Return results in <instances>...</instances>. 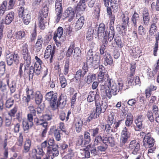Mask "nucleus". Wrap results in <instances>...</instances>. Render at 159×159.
Wrapping results in <instances>:
<instances>
[{"label": "nucleus", "mask_w": 159, "mask_h": 159, "mask_svg": "<svg viewBox=\"0 0 159 159\" xmlns=\"http://www.w3.org/2000/svg\"><path fill=\"white\" fill-rule=\"evenodd\" d=\"M99 69L98 80L101 82L104 80H107L106 84L107 86L108 89H106L105 92L107 97L110 98L111 97L112 94L113 95L116 94L118 91L117 85L115 82L109 77L107 73H106V70L104 66L102 65H99Z\"/></svg>", "instance_id": "nucleus-1"}, {"label": "nucleus", "mask_w": 159, "mask_h": 159, "mask_svg": "<svg viewBox=\"0 0 159 159\" xmlns=\"http://www.w3.org/2000/svg\"><path fill=\"white\" fill-rule=\"evenodd\" d=\"M35 59L36 61L34 65V67L31 66L30 68L29 74V79H33L34 74L38 75L42 72L41 65L43 63L42 61L37 56H35Z\"/></svg>", "instance_id": "nucleus-2"}, {"label": "nucleus", "mask_w": 159, "mask_h": 159, "mask_svg": "<svg viewBox=\"0 0 159 159\" xmlns=\"http://www.w3.org/2000/svg\"><path fill=\"white\" fill-rule=\"evenodd\" d=\"M100 57L98 54L93 51L92 49H90L87 53L86 56V65L92 66L93 63H98L99 62Z\"/></svg>", "instance_id": "nucleus-3"}, {"label": "nucleus", "mask_w": 159, "mask_h": 159, "mask_svg": "<svg viewBox=\"0 0 159 159\" xmlns=\"http://www.w3.org/2000/svg\"><path fill=\"white\" fill-rule=\"evenodd\" d=\"M21 53L24 60V70H25L30 66L31 63V58L27 44L25 43L22 46Z\"/></svg>", "instance_id": "nucleus-4"}, {"label": "nucleus", "mask_w": 159, "mask_h": 159, "mask_svg": "<svg viewBox=\"0 0 159 159\" xmlns=\"http://www.w3.org/2000/svg\"><path fill=\"white\" fill-rule=\"evenodd\" d=\"M57 96V93H54L53 91L47 93L45 95L46 100L50 102V106L53 110H55L56 107Z\"/></svg>", "instance_id": "nucleus-5"}, {"label": "nucleus", "mask_w": 159, "mask_h": 159, "mask_svg": "<svg viewBox=\"0 0 159 159\" xmlns=\"http://www.w3.org/2000/svg\"><path fill=\"white\" fill-rule=\"evenodd\" d=\"M6 57L7 64L8 66H12L14 62L16 64L19 63V57L17 54L9 53L6 55Z\"/></svg>", "instance_id": "nucleus-6"}, {"label": "nucleus", "mask_w": 159, "mask_h": 159, "mask_svg": "<svg viewBox=\"0 0 159 159\" xmlns=\"http://www.w3.org/2000/svg\"><path fill=\"white\" fill-rule=\"evenodd\" d=\"M56 16L55 21L57 23L61 18L62 13V0H56L55 5Z\"/></svg>", "instance_id": "nucleus-7"}, {"label": "nucleus", "mask_w": 159, "mask_h": 159, "mask_svg": "<svg viewBox=\"0 0 159 159\" xmlns=\"http://www.w3.org/2000/svg\"><path fill=\"white\" fill-rule=\"evenodd\" d=\"M154 143V139L149 134L145 135L143 141V145L144 147L146 148H150L153 146Z\"/></svg>", "instance_id": "nucleus-8"}, {"label": "nucleus", "mask_w": 159, "mask_h": 159, "mask_svg": "<svg viewBox=\"0 0 159 159\" xmlns=\"http://www.w3.org/2000/svg\"><path fill=\"white\" fill-rule=\"evenodd\" d=\"M55 46H53L52 49L51 45H49L45 50L44 57L46 59L50 57L49 61L50 63L52 62L53 57L55 52Z\"/></svg>", "instance_id": "nucleus-9"}, {"label": "nucleus", "mask_w": 159, "mask_h": 159, "mask_svg": "<svg viewBox=\"0 0 159 159\" xmlns=\"http://www.w3.org/2000/svg\"><path fill=\"white\" fill-rule=\"evenodd\" d=\"M26 96H24L22 98V101L25 103L23 104L24 106H28V102L30 100L31 98H34V91L32 89H29L28 87H27L26 89Z\"/></svg>", "instance_id": "nucleus-10"}, {"label": "nucleus", "mask_w": 159, "mask_h": 159, "mask_svg": "<svg viewBox=\"0 0 159 159\" xmlns=\"http://www.w3.org/2000/svg\"><path fill=\"white\" fill-rule=\"evenodd\" d=\"M128 130V128L126 127H125L122 131L120 145L121 147H122L125 143L127 142L129 138Z\"/></svg>", "instance_id": "nucleus-11"}, {"label": "nucleus", "mask_w": 159, "mask_h": 159, "mask_svg": "<svg viewBox=\"0 0 159 159\" xmlns=\"http://www.w3.org/2000/svg\"><path fill=\"white\" fill-rule=\"evenodd\" d=\"M88 71L87 66L84 63L82 69L79 70L76 72L75 78L77 81H78L80 80L81 77H84Z\"/></svg>", "instance_id": "nucleus-12"}, {"label": "nucleus", "mask_w": 159, "mask_h": 159, "mask_svg": "<svg viewBox=\"0 0 159 159\" xmlns=\"http://www.w3.org/2000/svg\"><path fill=\"white\" fill-rule=\"evenodd\" d=\"M129 148L133 150L132 153L136 154L138 153L140 149V144L137 142L136 140H133L131 141L129 146Z\"/></svg>", "instance_id": "nucleus-13"}, {"label": "nucleus", "mask_w": 159, "mask_h": 159, "mask_svg": "<svg viewBox=\"0 0 159 159\" xmlns=\"http://www.w3.org/2000/svg\"><path fill=\"white\" fill-rule=\"evenodd\" d=\"M95 106H96V112L98 113L101 112L104 113L107 108V103L101 102V103L98 100H95Z\"/></svg>", "instance_id": "nucleus-14"}, {"label": "nucleus", "mask_w": 159, "mask_h": 159, "mask_svg": "<svg viewBox=\"0 0 159 159\" xmlns=\"http://www.w3.org/2000/svg\"><path fill=\"white\" fill-rule=\"evenodd\" d=\"M57 147H58V145H57ZM47 154L51 157L52 159L54 158V157L57 156L59 154V151L57 148L51 147L48 146L47 148Z\"/></svg>", "instance_id": "nucleus-15"}, {"label": "nucleus", "mask_w": 159, "mask_h": 159, "mask_svg": "<svg viewBox=\"0 0 159 159\" xmlns=\"http://www.w3.org/2000/svg\"><path fill=\"white\" fill-rule=\"evenodd\" d=\"M110 17V29L109 30V34L110 36L109 38V40L112 39L113 36L115 35V32L114 31V28L113 26L114 21L115 20V16L113 15H111L109 16Z\"/></svg>", "instance_id": "nucleus-16"}, {"label": "nucleus", "mask_w": 159, "mask_h": 159, "mask_svg": "<svg viewBox=\"0 0 159 159\" xmlns=\"http://www.w3.org/2000/svg\"><path fill=\"white\" fill-rule=\"evenodd\" d=\"M106 54L102 56L103 57L102 59L104 61V64L105 66H107L108 65L111 66L113 64V59L112 57L109 53H106Z\"/></svg>", "instance_id": "nucleus-17"}, {"label": "nucleus", "mask_w": 159, "mask_h": 159, "mask_svg": "<svg viewBox=\"0 0 159 159\" xmlns=\"http://www.w3.org/2000/svg\"><path fill=\"white\" fill-rule=\"evenodd\" d=\"M64 14L66 17L69 18V20L70 21L71 20H70V19H72L75 17V12L72 7H69L66 10Z\"/></svg>", "instance_id": "nucleus-18"}, {"label": "nucleus", "mask_w": 159, "mask_h": 159, "mask_svg": "<svg viewBox=\"0 0 159 159\" xmlns=\"http://www.w3.org/2000/svg\"><path fill=\"white\" fill-rule=\"evenodd\" d=\"M99 98V95L98 93L96 92V94L94 93L93 92L91 91L89 93V94L87 98V101L89 102H91L96 100H97V98Z\"/></svg>", "instance_id": "nucleus-19"}, {"label": "nucleus", "mask_w": 159, "mask_h": 159, "mask_svg": "<svg viewBox=\"0 0 159 159\" xmlns=\"http://www.w3.org/2000/svg\"><path fill=\"white\" fill-rule=\"evenodd\" d=\"M33 152L35 153V159H41V157L44 154V152L42 148L38 147L37 149L33 150Z\"/></svg>", "instance_id": "nucleus-20"}, {"label": "nucleus", "mask_w": 159, "mask_h": 159, "mask_svg": "<svg viewBox=\"0 0 159 159\" xmlns=\"http://www.w3.org/2000/svg\"><path fill=\"white\" fill-rule=\"evenodd\" d=\"M14 16L15 13L13 11H11L9 12L5 18V24L6 25L10 24L13 20Z\"/></svg>", "instance_id": "nucleus-21"}, {"label": "nucleus", "mask_w": 159, "mask_h": 159, "mask_svg": "<svg viewBox=\"0 0 159 159\" xmlns=\"http://www.w3.org/2000/svg\"><path fill=\"white\" fill-rule=\"evenodd\" d=\"M143 24L146 25H148L150 20V16L147 9L144 10L143 13Z\"/></svg>", "instance_id": "nucleus-22"}, {"label": "nucleus", "mask_w": 159, "mask_h": 159, "mask_svg": "<svg viewBox=\"0 0 159 159\" xmlns=\"http://www.w3.org/2000/svg\"><path fill=\"white\" fill-rule=\"evenodd\" d=\"M110 34H109V31L108 32L107 31H106L105 32V33H104V35L103 36V40L102 42V45L105 46L107 47V46L108 45V42L107 41V40L111 42V41L113 39L114 35L113 36V37H112V39L110 40H109V38H110Z\"/></svg>", "instance_id": "nucleus-23"}, {"label": "nucleus", "mask_w": 159, "mask_h": 159, "mask_svg": "<svg viewBox=\"0 0 159 159\" xmlns=\"http://www.w3.org/2000/svg\"><path fill=\"white\" fill-rule=\"evenodd\" d=\"M135 68L134 66H132L130 68V72L129 77L128 84L130 85H134L133 76L135 74Z\"/></svg>", "instance_id": "nucleus-24"}, {"label": "nucleus", "mask_w": 159, "mask_h": 159, "mask_svg": "<svg viewBox=\"0 0 159 159\" xmlns=\"http://www.w3.org/2000/svg\"><path fill=\"white\" fill-rule=\"evenodd\" d=\"M105 25L103 23L100 24L99 25L98 30V38L100 39L104 35V33H105Z\"/></svg>", "instance_id": "nucleus-25"}, {"label": "nucleus", "mask_w": 159, "mask_h": 159, "mask_svg": "<svg viewBox=\"0 0 159 159\" xmlns=\"http://www.w3.org/2000/svg\"><path fill=\"white\" fill-rule=\"evenodd\" d=\"M63 30L61 27H59L57 29V31L54 33L53 39L56 42L57 40V39H59L63 34Z\"/></svg>", "instance_id": "nucleus-26"}, {"label": "nucleus", "mask_w": 159, "mask_h": 159, "mask_svg": "<svg viewBox=\"0 0 159 159\" xmlns=\"http://www.w3.org/2000/svg\"><path fill=\"white\" fill-rule=\"evenodd\" d=\"M34 99L37 105L40 104L43 99V96L39 91H36L34 94Z\"/></svg>", "instance_id": "nucleus-27"}, {"label": "nucleus", "mask_w": 159, "mask_h": 159, "mask_svg": "<svg viewBox=\"0 0 159 159\" xmlns=\"http://www.w3.org/2000/svg\"><path fill=\"white\" fill-rule=\"evenodd\" d=\"M66 97L63 95L61 94L59 97L57 102V106L59 105H61L62 107H64L66 103Z\"/></svg>", "instance_id": "nucleus-28"}, {"label": "nucleus", "mask_w": 159, "mask_h": 159, "mask_svg": "<svg viewBox=\"0 0 159 159\" xmlns=\"http://www.w3.org/2000/svg\"><path fill=\"white\" fill-rule=\"evenodd\" d=\"M31 140L30 139H26L24 145L23 152L26 153L29 151L31 146Z\"/></svg>", "instance_id": "nucleus-29"}, {"label": "nucleus", "mask_w": 159, "mask_h": 159, "mask_svg": "<svg viewBox=\"0 0 159 159\" xmlns=\"http://www.w3.org/2000/svg\"><path fill=\"white\" fill-rule=\"evenodd\" d=\"M38 21L39 27L42 29H44L45 24L47 23V20L44 17L38 16Z\"/></svg>", "instance_id": "nucleus-30"}, {"label": "nucleus", "mask_w": 159, "mask_h": 159, "mask_svg": "<svg viewBox=\"0 0 159 159\" xmlns=\"http://www.w3.org/2000/svg\"><path fill=\"white\" fill-rule=\"evenodd\" d=\"M84 16L80 17L76 21L75 26V28L79 30L83 26L84 24Z\"/></svg>", "instance_id": "nucleus-31"}, {"label": "nucleus", "mask_w": 159, "mask_h": 159, "mask_svg": "<svg viewBox=\"0 0 159 159\" xmlns=\"http://www.w3.org/2000/svg\"><path fill=\"white\" fill-rule=\"evenodd\" d=\"M86 6V5L85 4V2H83V3L82 2H81V1L80 0L77 6L76 9V11H77V13L76 16V18L77 19L78 17H79L77 15L78 12L84 11L85 9Z\"/></svg>", "instance_id": "nucleus-32"}, {"label": "nucleus", "mask_w": 159, "mask_h": 159, "mask_svg": "<svg viewBox=\"0 0 159 159\" xmlns=\"http://www.w3.org/2000/svg\"><path fill=\"white\" fill-rule=\"evenodd\" d=\"M59 77V80L61 87L62 88H65L67 85L66 79L62 74H60Z\"/></svg>", "instance_id": "nucleus-33"}, {"label": "nucleus", "mask_w": 159, "mask_h": 159, "mask_svg": "<svg viewBox=\"0 0 159 159\" xmlns=\"http://www.w3.org/2000/svg\"><path fill=\"white\" fill-rule=\"evenodd\" d=\"M43 43V39L40 37H38L37 41L35 44L36 52H38L42 48V45Z\"/></svg>", "instance_id": "nucleus-34"}, {"label": "nucleus", "mask_w": 159, "mask_h": 159, "mask_svg": "<svg viewBox=\"0 0 159 159\" xmlns=\"http://www.w3.org/2000/svg\"><path fill=\"white\" fill-rule=\"evenodd\" d=\"M81 51L80 48L76 47L74 49L73 58L75 61H78L81 56Z\"/></svg>", "instance_id": "nucleus-35"}, {"label": "nucleus", "mask_w": 159, "mask_h": 159, "mask_svg": "<svg viewBox=\"0 0 159 159\" xmlns=\"http://www.w3.org/2000/svg\"><path fill=\"white\" fill-rule=\"evenodd\" d=\"M6 2V7H7V10H10L14 8L16 0H8V2L7 0H4L2 2Z\"/></svg>", "instance_id": "nucleus-36"}, {"label": "nucleus", "mask_w": 159, "mask_h": 159, "mask_svg": "<svg viewBox=\"0 0 159 159\" xmlns=\"http://www.w3.org/2000/svg\"><path fill=\"white\" fill-rule=\"evenodd\" d=\"M133 115L131 113H129L126 116V120L125 123L127 127L130 126L133 123Z\"/></svg>", "instance_id": "nucleus-37"}, {"label": "nucleus", "mask_w": 159, "mask_h": 159, "mask_svg": "<svg viewBox=\"0 0 159 159\" xmlns=\"http://www.w3.org/2000/svg\"><path fill=\"white\" fill-rule=\"evenodd\" d=\"M48 8L47 6H44L42 9V11L40 12V14L38 16L44 17L46 18L48 16Z\"/></svg>", "instance_id": "nucleus-38"}, {"label": "nucleus", "mask_w": 159, "mask_h": 159, "mask_svg": "<svg viewBox=\"0 0 159 159\" xmlns=\"http://www.w3.org/2000/svg\"><path fill=\"white\" fill-rule=\"evenodd\" d=\"M76 144L78 146L81 147H84L86 144H87L84 143L83 135H80L79 136L76 141Z\"/></svg>", "instance_id": "nucleus-39"}, {"label": "nucleus", "mask_w": 159, "mask_h": 159, "mask_svg": "<svg viewBox=\"0 0 159 159\" xmlns=\"http://www.w3.org/2000/svg\"><path fill=\"white\" fill-rule=\"evenodd\" d=\"M83 124V121L80 120L75 124V129L77 133L80 132L82 129V126Z\"/></svg>", "instance_id": "nucleus-40"}, {"label": "nucleus", "mask_w": 159, "mask_h": 159, "mask_svg": "<svg viewBox=\"0 0 159 159\" xmlns=\"http://www.w3.org/2000/svg\"><path fill=\"white\" fill-rule=\"evenodd\" d=\"M142 120L143 117L142 115H139L137 119L135 120L136 126L139 129H141L143 127Z\"/></svg>", "instance_id": "nucleus-41"}, {"label": "nucleus", "mask_w": 159, "mask_h": 159, "mask_svg": "<svg viewBox=\"0 0 159 159\" xmlns=\"http://www.w3.org/2000/svg\"><path fill=\"white\" fill-rule=\"evenodd\" d=\"M84 143L87 144L91 142V138L90 133L88 131H85L84 133Z\"/></svg>", "instance_id": "nucleus-42"}, {"label": "nucleus", "mask_w": 159, "mask_h": 159, "mask_svg": "<svg viewBox=\"0 0 159 159\" xmlns=\"http://www.w3.org/2000/svg\"><path fill=\"white\" fill-rule=\"evenodd\" d=\"M22 17L23 18V21L25 24L26 25H28L31 19L30 14L27 12V13L23 15Z\"/></svg>", "instance_id": "nucleus-43"}, {"label": "nucleus", "mask_w": 159, "mask_h": 159, "mask_svg": "<svg viewBox=\"0 0 159 159\" xmlns=\"http://www.w3.org/2000/svg\"><path fill=\"white\" fill-rule=\"evenodd\" d=\"M75 47V44L74 42H72L71 43L70 46L68 50L67 51L66 53V56L67 57H70L72 55L74 48Z\"/></svg>", "instance_id": "nucleus-44"}, {"label": "nucleus", "mask_w": 159, "mask_h": 159, "mask_svg": "<svg viewBox=\"0 0 159 159\" xmlns=\"http://www.w3.org/2000/svg\"><path fill=\"white\" fill-rule=\"evenodd\" d=\"M25 35V33L24 31H19L16 32L15 33V36L16 39H21L24 38Z\"/></svg>", "instance_id": "nucleus-45"}, {"label": "nucleus", "mask_w": 159, "mask_h": 159, "mask_svg": "<svg viewBox=\"0 0 159 159\" xmlns=\"http://www.w3.org/2000/svg\"><path fill=\"white\" fill-rule=\"evenodd\" d=\"M139 14L136 12H135L131 18V21L133 22L134 26L136 27L137 21L139 20Z\"/></svg>", "instance_id": "nucleus-46"}, {"label": "nucleus", "mask_w": 159, "mask_h": 159, "mask_svg": "<svg viewBox=\"0 0 159 159\" xmlns=\"http://www.w3.org/2000/svg\"><path fill=\"white\" fill-rule=\"evenodd\" d=\"M6 2H2L0 8V16H2L4 14L6 11L7 10Z\"/></svg>", "instance_id": "nucleus-47"}, {"label": "nucleus", "mask_w": 159, "mask_h": 159, "mask_svg": "<svg viewBox=\"0 0 159 159\" xmlns=\"http://www.w3.org/2000/svg\"><path fill=\"white\" fill-rule=\"evenodd\" d=\"M71 112L70 111H69L67 112V114L66 117L65 118L66 116V114L65 113L62 112L61 113L59 116L60 119L62 121H63L65 119L66 121H67L68 120L69 118V116Z\"/></svg>", "instance_id": "nucleus-48"}, {"label": "nucleus", "mask_w": 159, "mask_h": 159, "mask_svg": "<svg viewBox=\"0 0 159 159\" xmlns=\"http://www.w3.org/2000/svg\"><path fill=\"white\" fill-rule=\"evenodd\" d=\"M111 125L110 124L106 125H105V130L108 134L111 133L112 132H114L116 131V129L115 130L114 128H112Z\"/></svg>", "instance_id": "nucleus-49"}, {"label": "nucleus", "mask_w": 159, "mask_h": 159, "mask_svg": "<svg viewBox=\"0 0 159 159\" xmlns=\"http://www.w3.org/2000/svg\"><path fill=\"white\" fill-rule=\"evenodd\" d=\"M121 16L122 17L121 24L127 26V25H128L129 22V17L128 16H126L124 14H123Z\"/></svg>", "instance_id": "nucleus-50"}, {"label": "nucleus", "mask_w": 159, "mask_h": 159, "mask_svg": "<svg viewBox=\"0 0 159 159\" xmlns=\"http://www.w3.org/2000/svg\"><path fill=\"white\" fill-rule=\"evenodd\" d=\"M97 114L96 112L94 111H92L90 113L89 116L88 117L86 120L87 122H90L92 120L95 119L97 118Z\"/></svg>", "instance_id": "nucleus-51"}, {"label": "nucleus", "mask_w": 159, "mask_h": 159, "mask_svg": "<svg viewBox=\"0 0 159 159\" xmlns=\"http://www.w3.org/2000/svg\"><path fill=\"white\" fill-rule=\"evenodd\" d=\"M89 132L91 133V135L93 137H95L98 135L99 133V129L97 127L89 129Z\"/></svg>", "instance_id": "nucleus-52"}, {"label": "nucleus", "mask_w": 159, "mask_h": 159, "mask_svg": "<svg viewBox=\"0 0 159 159\" xmlns=\"http://www.w3.org/2000/svg\"><path fill=\"white\" fill-rule=\"evenodd\" d=\"M22 124L24 130H28L30 127L33 125H30V122L27 120H24L23 121Z\"/></svg>", "instance_id": "nucleus-53"}, {"label": "nucleus", "mask_w": 159, "mask_h": 159, "mask_svg": "<svg viewBox=\"0 0 159 159\" xmlns=\"http://www.w3.org/2000/svg\"><path fill=\"white\" fill-rule=\"evenodd\" d=\"M157 30V26L151 24L150 27V30L149 31V35L152 36L154 35L155 33Z\"/></svg>", "instance_id": "nucleus-54"}, {"label": "nucleus", "mask_w": 159, "mask_h": 159, "mask_svg": "<svg viewBox=\"0 0 159 159\" xmlns=\"http://www.w3.org/2000/svg\"><path fill=\"white\" fill-rule=\"evenodd\" d=\"M6 65L4 62L1 61L0 62V75H2L5 71Z\"/></svg>", "instance_id": "nucleus-55"}, {"label": "nucleus", "mask_w": 159, "mask_h": 159, "mask_svg": "<svg viewBox=\"0 0 159 159\" xmlns=\"http://www.w3.org/2000/svg\"><path fill=\"white\" fill-rule=\"evenodd\" d=\"M93 29L91 28L89 29L86 36V38L88 40H90L93 38Z\"/></svg>", "instance_id": "nucleus-56"}, {"label": "nucleus", "mask_w": 159, "mask_h": 159, "mask_svg": "<svg viewBox=\"0 0 159 159\" xmlns=\"http://www.w3.org/2000/svg\"><path fill=\"white\" fill-rule=\"evenodd\" d=\"M61 131V130L58 129H56L54 130V136L57 141H60L61 140V133L60 132Z\"/></svg>", "instance_id": "nucleus-57"}, {"label": "nucleus", "mask_w": 159, "mask_h": 159, "mask_svg": "<svg viewBox=\"0 0 159 159\" xmlns=\"http://www.w3.org/2000/svg\"><path fill=\"white\" fill-rule=\"evenodd\" d=\"M23 142V136L22 134L20 133L19 136L17 139V141L16 143V144L20 147L22 146Z\"/></svg>", "instance_id": "nucleus-58"}, {"label": "nucleus", "mask_w": 159, "mask_h": 159, "mask_svg": "<svg viewBox=\"0 0 159 159\" xmlns=\"http://www.w3.org/2000/svg\"><path fill=\"white\" fill-rule=\"evenodd\" d=\"M114 40L118 47L121 48L123 47L122 42L119 37H116L114 39Z\"/></svg>", "instance_id": "nucleus-59"}, {"label": "nucleus", "mask_w": 159, "mask_h": 159, "mask_svg": "<svg viewBox=\"0 0 159 159\" xmlns=\"http://www.w3.org/2000/svg\"><path fill=\"white\" fill-rule=\"evenodd\" d=\"M18 11L19 16L21 18L23 16V15L28 12L26 10H25L24 8L22 6L20 7Z\"/></svg>", "instance_id": "nucleus-60"}, {"label": "nucleus", "mask_w": 159, "mask_h": 159, "mask_svg": "<svg viewBox=\"0 0 159 159\" xmlns=\"http://www.w3.org/2000/svg\"><path fill=\"white\" fill-rule=\"evenodd\" d=\"M14 100L10 98L6 101L5 104V107L7 108H10L12 106Z\"/></svg>", "instance_id": "nucleus-61"}, {"label": "nucleus", "mask_w": 159, "mask_h": 159, "mask_svg": "<svg viewBox=\"0 0 159 159\" xmlns=\"http://www.w3.org/2000/svg\"><path fill=\"white\" fill-rule=\"evenodd\" d=\"M42 117L41 116L39 118L37 117L34 118V122L36 125H39L42 124V123L43 121V120Z\"/></svg>", "instance_id": "nucleus-62"}, {"label": "nucleus", "mask_w": 159, "mask_h": 159, "mask_svg": "<svg viewBox=\"0 0 159 159\" xmlns=\"http://www.w3.org/2000/svg\"><path fill=\"white\" fill-rule=\"evenodd\" d=\"M95 79V75L93 74L91 75H89L87 76V83L88 84H90Z\"/></svg>", "instance_id": "nucleus-63"}, {"label": "nucleus", "mask_w": 159, "mask_h": 159, "mask_svg": "<svg viewBox=\"0 0 159 159\" xmlns=\"http://www.w3.org/2000/svg\"><path fill=\"white\" fill-rule=\"evenodd\" d=\"M102 141V137L100 135L97 136L95 138L94 144L96 145H98L101 143Z\"/></svg>", "instance_id": "nucleus-64"}]
</instances>
